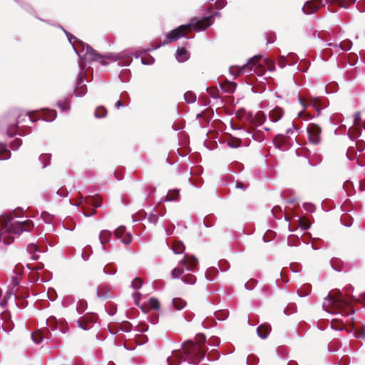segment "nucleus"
<instances>
[{
	"label": "nucleus",
	"mask_w": 365,
	"mask_h": 365,
	"mask_svg": "<svg viewBox=\"0 0 365 365\" xmlns=\"http://www.w3.org/2000/svg\"><path fill=\"white\" fill-rule=\"evenodd\" d=\"M344 289L346 292H348L352 291L354 288L349 284ZM324 300L328 302V304H327L326 302H324L323 307L327 312L331 314L349 316L355 312L351 304L356 299L354 296L350 295L349 293L344 295L341 290L336 289L334 290L331 294H329L324 298Z\"/></svg>",
	"instance_id": "f257e3e1"
},
{
	"label": "nucleus",
	"mask_w": 365,
	"mask_h": 365,
	"mask_svg": "<svg viewBox=\"0 0 365 365\" xmlns=\"http://www.w3.org/2000/svg\"><path fill=\"white\" fill-rule=\"evenodd\" d=\"M14 217L19 215L13 211L10 213H4L0 216L1 230H0V242L3 241L5 245H10L14 242L13 237H7L4 234L20 235L23 232L30 231L34 226L32 220L15 221Z\"/></svg>",
	"instance_id": "f03ea898"
},
{
	"label": "nucleus",
	"mask_w": 365,
	"mask_h": 365,
	"mask_svg": "<svg viewBox=\"0 0 365 365\" xmlns=\"http://www.w3.org/2000/svg\"><path fill=\"white\" fill-rule=\"evenodd\" d=\"M181 348L184 351V354L180 350H173L172 351L173 359L171 356L167 358L168 365H178L182 361H187L189 364L199 365L200 362L205 357L207 351V349L200 344L197 348L195 347L192 340L184 341L181 344Z\"/></svg>",
	"instance_id": "7ed1b4c3"
},
{
	"label": "nucleus",
	"mask_w": 365,
	"mask_h": 365,
	"mask_svg": "<svg viewBox=\"0 0 365 365\" xmlns=\"http://www.w3.org/2000/svg\"><path fill=\"white\" fill-rule=\"evenodd\" d=\"M198 23L199 21L197 20V17H192L190 20V22L188 24L180 25L177 28L171 30L168 33H167L165 36V39L163 42H160V43L153 46V47L148 48V49H144L142 51V53H148L154 50H157L161 46L168 45L171 42L176 41L182 37H185L187 38H192L194 36L188 37L185 34V31L190 29L195 31H203L210 26V24L204 27H198Z\"/></svg>",
	"instance_id": "20e7f679"
},
{
	"label": "nucleus",
	"mask_w": 365,
	"mask_h": 365,
	"mask_svg": "<svg viewBox=\"0 0 365 365\" xmlns=\"http://www.w3.org/2000/svg\"><path fill=\"white\" fill-rule=\"evenodd\" d=\"M56 26L62 29L66 35L68 41L72 45L74 51L79 57V62H100L101 58H103V54L99 53L90 45L78 39L73 34L66 31L60 24H58Z\"/></svg>",
	"instance_id": "39448f33"
},
{
	"label": "nucleus",
	"mask_w": 365,
	"mask_h": 365,
	"mask_svg": "<svg viewBox=\"0 0 365 365\" xmlns=\"http://www.w3.org/2000/svg\"><path fill=\"white\" fill-rule=\"evenodd\" d=\"M38 112L42 115L41 118H35L32 116L31 113H20L16 118V122L8 124L7 129L6 131V135L9 138H13L15 133H12L13 129H19V125L26 121V118H29L31 123H34L40 119L46 121L52 122L57 117V112L56 110H51L48 108H41Z\"/></svg>",
	"instance_id": "423d86ee"
},
{
	"label": "nucleus",
	"mask_w": 365,
	"mask_h": 365,
	"mask_svg": "<svg viewBox=\"0 0 365 365\" xmlns=\"http://www.w3.org/2000/svg\"><path fill=\"white\" fill-rule=\"evenodd\" d=\"M152 46H149L151 48ZM148 48H141L138 50L136 52H130L129 51H123L116 53H107L106 55H103V58H101L100 63L103 66L108 65V63L106 61V59L112 60L113 61H121L120 63V66H128L130 65L132 62L131 56H134L135 58H139L140 55L144 54L145 53H142L144 49H148Z\"/></svg>",
	"instance_id": "0eeeda50"
},
{
	"label": "nucleus",
	"mask_w": 365,
	"mask_h": 365,
	"mask_svg": "<svg viewBox=\"0 0 365 365\" xmlns=\"http://www.w3.org/2000/svg\"><path fill=\"white\" fill-rule=\"evenodd\" d=\"M263 58L262 55H256L252 58H250L246 63L242 66H232L230 68V72L231 74L237 76L240 73L251 72L253 71L256 73L259 76H262L263 73H259L257 71L259 68L260 64L258 63Z\"/></svg>",
	"instance_id": "6e6552de"
},
{
	"label": "nucleus",
	"mask_w": 365,
	"mask_h": 365,
	"mask_svg": "<svg viewBox=\"0 0 365 365\" xmlns=\"http://www.w3.org/2000/svg\"><path fill=\"white\" fill-rule=\"evenodd\" d=\"M87 62H78L79 72L76 77V82L73 90V95L76 97H83L87 93V86L83 83L86 79V67Z\"/></svg>",
	"instance_id": "1a4fd4ad"
},
{
	"label": "nucleus",
	"mask_w": 365,
	"mask_h": 365,
	"mask_svg": "<svg viewBox=\"0 0 365 365\" xmlns=\"http://www.w3.org/2000/svg\"><path fill=\"white\" fill-rule=\"evenodd\" d=\"M85 201L87 204L91 205L94 209L91 212H87L86 210V207L84 206L82 207V210H83V215L85 217H91L96 214V208L101 207L102 206L101 198L98 194L95 195H90L87 198H84L83 196H81L80 203H82Z\"/></svg>",
	"instance_id": "9d476101"
},
{
	"label": "nucleus",
	"mask_w": 365,
	"mask_h": 365,
	"mask_svg": "<svg viewBox=\"0 0 365 365\" xmlns=\"http://www.w3.org/2000/svg\"><path fill=\"white\" fill-rule=\"evenodd\" d=\"M309 142L314 145H318L320 143V134L322 129L319 125L315 123H310L307 128Z\"/></svg>",
	"instance_id": "9b49d317"
},
{
	"label": "nucleus",
	"mask_w": 365,
	"mask_h": 365,
	"mask_svg": "<svg viewBox=\"0 0 365 365\" xmlns=\"http://www.w3.org/2000/svg\"><path fill=\"white\" fill-rule=\"evenodd\" d=\"M98 315L95 313L85 314L81 319L77 321L78 325L83 330H88L91 325L97 322Z\"/></svg>",
	"instance_id": "f8f14e48"
},
{
	"label": "nucleus",
	"mask_w": 365,
	"mask_h": 365,
	"mask_svg": "<svg viewBox=\"0 0 365 365\" xmlns=\"http://www.w3.org/2000/svg\"><path fill=\"white\" fill-rule=\"evenodd\" d=\"M309 103L317 111L319 115L322 109L328 106V100L327 98L311 96Z\"/></svg>",
	"instance_id": "ddd939ff"
},
{
	"label": "nucleus",
	"mask_w": 365,
	"mask_h": 365,
	"mask_svg": "<svg viewBox=\"0 0 365 365\" xmlns=\"http://www.w3.org/2000/svg\"><path fill=\"white\" fill-rule=\"evenodd\" d=\"M125 226H119L114 232L118 238H121V242L125 245H129L133 240L132 235L130 232H125Z\"/></svg>",
	"instance_id": "4468645a"
},
{
	"label": "nucleus",
	"mask_w": 365,
	"mask_h": 365,
	"mask_svg": "<svg viewBox=\"0 0 365 365\" xmlns=\"http://www.w3.org/2000/svg\"><path fill=\"white\" fill-rule=\"evenodd\" d=\"M247 120L251 124V127L259 126L264 123L266 120V115L262 111H259L255 116L250 113Z\"/></svg>",
	"instance_id": "2eb2a0df"
},
{
	"label": "nucleus",
	"mask_w": 365,
	"mask_h": 365,
	"mask_svg": "<svg viewBox=\"0 0 365 365\" xmlns=\"http://www.w3.org/2000/svg\"><path fill=\"white\" fill-rule=\"evenodd\" d=\"M186 266V269L188 271L195 272L197 269L198 259L194 255H185L184 259L180 262Z\"/></svg>",
	"instance_id": "dca6fc26"
},
{
	"label": "nucleus",
	"mask_w": 365,
	"mask_h": 365,
	"mask_svg": "<svg viewBox=\"0 0 365 365\" xmlns=\"http://www.w3.org/2000/svg\"><path fill=\"white\" fill-rule=\"evenodd\" d=\"M245 131L255 141L262 142L264 139V133L262 130H256L255 127L250 126L246 130L245 129Z\"/></svg>",
	"instance_id": "f3484780"
},
{
	"label": "nucleus",
	"mask_w": 365,
	"mask_h": 365,
	"mask_svg": "<svg viewBox=\"0 0 365 365\" xmlns=\"http://www.w3.org/2000/svg\"><path fill=\"white\" fill-rule=\"evenodd\" d=\"M56 106L61 110V111L67 113L71 110V101L69 97L63 96L56 102Z\"/></svg>",
	"instance_id": "a211bd4d"
},
{
	"label": "nucleus",
	"mask_w": 365,
	"mask_h": 365,
	"mask_svg": "<svg viewBox=\"0 0 365 365\" xmlns=\"http://www.w3.org/2000/svg\"><path fill=\"white\" fill-rule=\"evenodd\" d=\"M271 331V326L269 324H262L256 329L257 334L262 339L267 338Z\"/></svg>",
	"instance_id": "6ab92c4d"
},
{
	"label": "nucleus",
	"mask_w": 365,
	"mask_h": 365,
	"mask_svg": "<svg viewBox=\"0 0 365 365\" xmlns=\"http://www.w3.org/2000/svg\"><path fill=\"white\" fill-rule=\"evenodd\" d=\"M283 115V109L280 107L276 106L274 108L270 110L269 113V118L272 122L276 123L282 118Z\"/></svg>",
	"instance_id": "aec40b11"
},
{
	"label": "nucleus",
	"mask_w": 365,
	"mask_h": 365,
	"mask_svg": "<svg viewBox=\"0 0 365 365\" xmlns=\"http://www.w3.org/2000/svg\"><path fill=\"white\" fill-rule=\"evenodd\" d=\"M220 12L215 11V12H213L212 14H210L209 16H204L202 18H198L197 17V20L199 21L198 27H204L206 25L210 24V26H211L212 24V19L215 16H220Z\"/></svg>",
	"instance_id": "412c9836"
},
{
	"label": "nucleus",
	"mask_w": 365,
	"mask_h": 365,
	"mask_svg": "<svg viewBox=\"0 0 365 365\" xmlns=\"http://www.w3.org/2000/svg\"><path fill=\"white\" fill-rule=\"evenodd\" d=\"M180 190L173 189L168 191V194L160 200V202L177 201L179 198Z\"/></svg>",
	"instance_id": "4be33fe9"
},
{
	"label": "nucleus",
	"mask_w": 365,
	"mask_h": 365,
	"mask_svg": "<svg viewBox=\"0 0 365 365\" xmlns=\"http://www.w3.org/2000/svg\"><path fill=\"white\" fill-rule=\"evenodd\" d=\"M319 9V6L312 1H307L304 3L302 11L305 14H312L315 13Z\"/></svg>",
	"instance_id": "5701e85b"
},
{
	"label": "nucleus",
	"mask_w": 365,
	"mask_h": 365,
	"mask_svg": "<svg viewBox=\"0 0 365 365\" xmlns=\"http://www.w3.org/2000/svg\"><path fill=\"white\" fill-rule=\"evenodd\" d=\"M175 58L178 62L183 63L189 59L190 53L185 48H178L175 53Z\"/></svg>",
	"instance_id": "b1692460"
},
{
	"label": "nucleus",
	"mask_w": 365,
	"mask_h": 365,
	"mask_svg": "<svg viewBox=\"0 0 365 365\" xmlns=\"http://www.w3.org/2000/svg\"><path fill=\"white\" fill-rule=\"evenodd\" d=\"M11 153L6 143L0 142V160H6L11 158Z\"/></svg>",
	"instance_id": "393cba45"
},
{
	"label": "nucleus",
	"mask_w": 365,
	"mask_h": 365,
	"mask_svg": "<svg viewBox=\"0 0 365 365\" xmlns=\"http://www.w3.org/2000/svg\"><path fill=\"white\" fill-rule=\"evenodd\" d=\"M356 0H326L328 4H335L342 8H348L349 4H354Z\"/></svg>",
	"instance_id": "a878e982"
},
{
	"label": "nucleus",
	"mask_w": 365,
	"mask_h": 365,
	"mask_svg": "<svg viewBox=\"0 0 365 365\" xmlns=\"http://www.w3.org/2000/svg\"><path fill=\"white\" fill-rule=\"evenodd\" d=\"M273 142L277 148H282L287 142V137L284 134H277L274 138Z\"/></svg>",
	"instance_id": "bb28decb"
},
{
	"label": "nucleus",
	"mask_w": 365,
	"mask_h": 365,
	"mask_svg": "<svg viewBox=\"0 0 365 365\" xmlns=\"http://www.w3.org/2000/svg\"><path fill=\"white\" fill-rule=\"evenodd\" d=\"M51 159V155L50 153H43L39 155L38 161L42 165V168L44 169L50 165Z\"/></svg>",
	"instance_id": "cd10ccee"
},
{
	"label": "nucleus",
	"mask_w": 365,
	"mask_h": 365,
	"mask_svg": "<svg viewBox=\"0 0 365 365\" xmlns=\"http://www.w3.org/2000/svg\"><path fill=\"white\" fill-rule=\"evenodd\" d=\"M220 86L222 91L227 93H232L235 91L237 84L234 82L229 81L225 83L220 84Z\"/></svg>",
	"instance_id": "c85d7f7f"
},
{
	"label": "nucleus",
	"mask_w": 365,
	"mask_h": 365,
	"mask_svg": "<svg viewBox=\"0 0 365 365\" xmlns=\"http://www.w3.org/2000/svg\"><path fill=\"white\" fill-rule=\"evenodd\" d=\"M185 246L180 240H175L173 246V251L175 254L178 255L184 252Z\"/></svg>",
	"instance_id": "c756f323"
},
{
	"label": "nucleus",
	"mask_w": 365,
	"mask_h": 365,
	"mask_svg": "<svg viewBox=\"0 0 365 365\" xmlns=\"http://www.w3.org/2000/svg\"><path fill=\"white\" fill-rule=\"evenodd\" d=\"M111 237V232L108 230H102L99 234V240L101 245H104L106 242H109L110 237Z\"/></svg>",
	"instance_id": "7c9ffc66"
},
{
	"label": "nucleus",
	"mask_w": 365,
	"mask_h": 365,
	"mask_svg": "<svg viewBox=\"0 0 365 365\" xmlns=\"http://www.w3.org/2000/svg\"><path fill=\"white\" fill-rule=\"evenodd\" d=\"M218 270L214 267L208 268L205 274V278L210 282L214 280V277L217 274Z\"/></svg>",
	"instance_id": "2f4dec72"
},
{
	"label": "nucleus",
	"mask_w": 365,
	"mask_h": 365,
	"mask_svg": "<svg viewBox=\"0 0 365 365\" xmlns=\"http://www.w3.org/2000/svg\"><path fill=\"white\" fill-rule=\"evenodd\" d=\"M331 267L334 270L337 272H341L344 270L343 269V262L339 259H332L331 260Z\"/></svg>",
	"instance_id": "473e14b6"
},
{
	"label": "nucleus",
	"mask_w": 365,
	"mask_h": 365,
	"mask_svg": "<svg viewBox=\"0 0 365 365\" xmlns=\"http://www.w3.org/2000/svg\"><path fill=\"white\" fill-rule=\"evenodd\" d=\"M311 292V285L310 284H304L302 288L299 289L297 291V293L299 297H304L307 296Z\"/></svg>",
	"instance_id": "72a5a7b5"
},
{
	"label": "nucleus",
	"mask_w": 365,
	"mask_h": 365,
	"mask_svg": "<svg viewBox=\"0 0 365 365\" xmlns=\"http://www.w3.org/2000/svg\"><path fill=\"white\" fill-rule=\"evenodd\" d=\"M44 338L45 336L43 333L39 331L31 333V339L33 341L37 344H41L43 341Z\"/></svg>",
	"instance_id": "f704fd0d"
},
{
	"label": "nucleus",
	"mask_w": 365,
	"mask_h": 365,
	"mask_svg": "<svg viewBox=\"0 0 365 365\" xmlns=\"http://www.w3.org/2000/svg\"><path fill=\"white\" fill-rule=\"evenodd\" d=\"M48 329L52 331H56L58 328L57 320L54 317H51L46 320Z\"/></svg>",
	"instance_id": "c9c22d12"
},
{
	"label": "nucleus",
	"mask_w": 365,
	"mask_h": 365,
	"mask_svg": "<svg viewBox=\"0 0 365 365\" xmlns=\"http://www.w3.org/2000/svg\"><path fill=\"white\" fill-rule=\"evenodd\" d=\"M181 280L185 284L192 285L196 282V277L192 274H187L181 277Z\"/></svg>",
	"instance_id": "e433bc0d"
},
{
	"label": "nucleus",
	"mask_w": 365,
	"mask_h": 365,
	"mask_svg": "<svg viewBox=\"0 0 365 365\" xmlns=\"http://www.w3.org/2000/svg\"><path fill=\"white\" fill-rule=\"evenodd\" d=\"M215 319L219 321L225 320L229 316L228 310H219L214 313Z\"/></svg>",
	"instance_id": "4c0bfd02"
},
{
	"label": "nucleus",
	"mask_w": 365,
	"mask_h": 365,
	"mask_svg": "<svg viewBox=\"0 0 365 365\" xmlns=\"http://www.w3.org/2000/svg\"><path fill=\"white\" fill-rule=\"evenodd\" d=\"M172 302L177 310H181L186 305V302L180 298H174Z\"/></svg>",
	"instance_id": "58836bf2"
},
{
	"label": "nucleus",
	"mask_w": 365,
	"mask_h": 365,
	"mask_svg": "<svg viewBox=\"0 0 365 365\" xmlns=\"http://www.w3.org/2000/svg\"><path fill=\"white\" fill-rule=\"evenodd\" d=\"M130 71L129 69H123L120 71L118 78L123 83L129 81Z\"/></svg>",
	"instance_id": "ea45409f"
},
{
	"label": "nucleus",
	"mask_w": 365,
	"mask_h": 365,
	"mask_svg": "<svg viewBox=\"0 0 365 365\" xmlns=\"http://www.w3.org/2000/svg\"><path fill=\"white\" fill-rule=\"evenodd\" d=\"M107 115V110L103 106H98L96 108L94 115L97 118H102Z\"/></svg>",
	"instance_id": "a19ab883"
},
{
	"label": "nucleus",
	"mask_w": 365,
	"mask_h": 365,
	"mask_svg": "<svg viewBox=\"0 0 365 365\" xmlns=\"http://www.w3.org/2000/svg\"><path fill=\"white\" fill-rule=\"evenodd\" d=\"M227 145L232 148H238L242 144V141L240 138H232L227 140Z\"/></svg>",
	"instance_id": "79ce46f5"
},
{
	"label": "nucleus",
	"mask_w": 365,
	"mask_h": 365,
	"mask_svg": "<svg viewBox=\"0 0 365 365\" xmlns=\"http://www.w3.org/2000/svg\"><path fill=\"white\" fill-rule=\"evenodd\" d=\"M352 46L351 41L346 39L339 44V49L341 51H349Z\"/></svg>",
	"instance_id": "37998d69"
},
{
	"label": "nucleus",
	"mask_w": 365,
	"mask_h": 365,
	"mask_svg": "<svg viewBox=\"0 0 365 365\" xmlns=\"http://www.w3.org/2000/svg\"><path fill=\"white\" fill-rule=\"evenodd\" d=\"M116 272V268L111 263L107 264L103 268V273L106 274L114 275Z\"/></svg>",
	"instance_id": "c03bdc74"
},
{
	"label": "nucleus",
	"mask_w": 365,
	"mask_h": 365,
	"mask_svg": "<svg viewBox=\"0 0 365 365\" xmlns=\"http://www.w3.org/2000/svg\"><path fill=\"white\" fill-rule=\"evenodd\" d=\"M93 250L92 247L90 245H87L84 247L83 252L81 254V257L84 261H88L91 255L92 254Z\"/></svg>",
	"instance_id": "a18cd8bd"
},
{
	"label": "nucleus",
	"mask_w": 365,
	"mask_h": 365,
	"mask_svg": "<svg viewBox=\"0 0 365 365\" xmlns=\"http://www.w3.org/2000/svg\"><path fill=\"white\" fill-rule=\"evenodd\" d=\"M184 98H185V101L187 103H192L196 101L197 97H196V95L193 92L187 91L184 94Z\"/></svg>",
	"instance_id": "49530a36"
},
{
	"label": "nucleus",
	"mask_w": 365,
	"mask_h": 365,
	"mask_svg": "<svg viewBox=\"0 0 365 365\" xmlns=\"http://www.w3.org/2000/svg\"><path fill=\"white\" fill-rule=\"evenodd\" d=\"M175 228V225L170 221H168L164 225V230L165 231L166 235L170 236L173 235Z\"/></svg>",
	"instance_id": "de8ad7c7"
},
{
	"label": "nucleus",
	"mask_w": 365,
	"mask_h": 365,
	"mask_svg": "<svg viewBox=\"0 0 365 365\" xmlns=\"http://www.w3.org/2000/svg\"><path fill=\"white\" fill-rule=\"evenodd\" d=\"M17 4H19L23 9H24L26 12L34 14V8L29 4L26 3H22L19 0H14Z\"/></svg>",
	"instance_id": "09e8293b"
},
{
	"label": "nucleus",
	"mask_w": 365,
	"mask_h": 365,
	"mask_svg": "<svg viewBox=\"0 0 365 365\" xmlns=\"http://www.w3.org/2000/svg\"><path fill=\"white\" fill-rule=\"evenodd\" d=\"M22 145V140L21 138H15L14 140L10 142L9 145L12 150H17Z\"/></svg>",
	"instance_id": "8fccbe9b"
},
{
	"label": "nucleus",
	"mask_w": 365,
	"mask_h": 365,
	"mask_svg": "<svg viewBox=\"0 0 365 365\" xmlns=\"http://www.w3.org/2000/svg\"><path fill=\"white\" fill-rule=\"evenodd\" d=\"M310 66V62L307 60H302L300 61L297 68L301 72H307Z\"/></svg>",
	"instance_id": "3c124183"
},
{
	"label": "nucleus",
	"mask_w": 365,
	"mask_h": 365,
	"mask_svg": "<svg viewBox=\"0 0 365 365\" xmlns=\"http://www.w3.org/2000/svg\"><path fill=\"white\" fill-rule=\"evenodd\" d=\"M87 308V302L84 299H80L76 307L78 314H81Z\"/></svg>",
	"instance_id": "603ef678"
},
{
	"label": "nucleus",
	"mask_w": 365,
	"mask_h": 365,
	"mask_svg": "<svg viewBox=\"0 0 365 365\" xmlns=\"http://www.w3.org/2000/svg\"><path fill=\"white\" fill-rule=\"evenodd\" d=\"M41 217L46 223H51L54 216L46 211H43L41 214Z\"/></svg>",
	"instance_id": "864d4df0"
},
{
	"label": "nucleus",
	"mask_w": 365,
	"mask_h": 365,
	"mask_svg": "<svg viewBox=\"0 0 365 365\" xmlns=\"http://www.w3.org/2000/svg\"><path fill=\"white\" fill-rule=\"evenodd\" d=\"M75 299L73 296H65L62 299V305L64 307H68L71 304H73Z\"/></svg>",
	"instance_id": "5fc2aeb1"
},
{
	"label": "nucleus",
	"mask_w": 365,
	"mask_h": 365,
	"mask_svg": "<svg viewBox=\"0 0 365 365\" xmlns=\"http://www.w3.org/2000/svg\"><path fill=\"white\" fill-rule=\"evenodd\" d=\"M298 220L300 222V226L302 230H307L309 229V227H311L312 223L309 220H302L301 217H299Z\"/></svg>",
	"instance_id": "6e6d98bb"
},
{
	"label": "nucleus",
	"mask_w": 365,
	"mask_h": 365,
	"mask_svg": "<svg viewBox=\"0 0 365 365\" xmlns=\"http://www.w3.org/2000/svg\"><path fill=\"white\" fill-rule=\"evenodd\" d=\"M155 209H153V212H151L148 217V222L153 225H156L159 219V215L155 213Z\"/></svg>",
	"instance_id": "4d7b16f0"
},
{
	"label": "nucleus",
	"mask_w": 365,
	"mask_h": 365,
	"mask_svg": "<svg viewBox=\"0 0 365 365\" xmlns=\"http://www.w3.org/2000/svg\"><path fill=\"white\" fill-rule=\"evenodd\" d=\"M143 285V281L138 278L135 277L131 282L130 287L135 290L140 289Z\"/></svg>",
	"instance_id": "13d9d810"
},
{
	"label": "nucleus",
	"mask_w": 365,
	"mask_h": 365,
	"mask_svg": "<svg viewBox=\"0 0 365 365\" xmlns=\"http://www.w3.org/2000/svg\"><path fill=\"white\" fill-rule=\"evenodd\" d=\"M353 218L351 216H344L341 218V224L347 227H349L353 224Z\"/></svg>",
	"instance_id": "bf43d9fd"
},
{
	"label": "nucleus",
	"mask_w": 365,
	"mask_h": 365,
	"mask_svg": "<svg viewBox=\"0 0 365 365\" xmlns=\"http://www.w3.org/2000/svg\"><path fill=\"white\" fill-rule=\"evenodd\" d=\"M96 297L101 299H106L110 297L109 292L107 291H99L98 289H96Z\"/></svg>",
	"instance_id": "052dcab7"
},
{
	"label": "nucleus",
	"mask_w": 365,
	"mask_h": 365,
	"mask_svg": "<svg viewBox=\"0 0 365 365\" xmlns=\"http://www.w3.org/2000/svg\"><path fill=\"white\" fill-rule=\"evenodd\" d=\"M215 320L210 317H207L202 322V325L205 328H209L215 326Z\"/></svg>",
	"instance_id": "680f3d73"
},
{
	"label": "nucleus",
	"mask_w": 365,
	"mask_h": 365,
	"mask_svg": "<svg viewBox=\"0 0 365 365\" xmlns=\"http://www.w3.org/2000/svg\"><path fill=\"white\" fill-rule=\"evenodd\" d=\"M297 312V306L295 304L288 305L283 311V313L286 315L295 313Z\"/></svg>",
	"instance_id": "e2e57ef3"
},
{
	"label": "nucleus",
	"mask_w": 365,
	"mask_h": 365,
	"mask_svg": "<svg viewBox=\"0 0 365 365\" xmlns=\"http://www.w3.org/2000/svg\"><path fill=\"white\" fill-rule=\"evenodd\" d=\"M141 63L143 65H153L155 63V58L149 55L146 57L141 58Z\"/></svg>",
	"instance_id": "0e129e2a"
},
{
	"label": "nucleus",
	"mask_w": 365,
	"mask_h": 365,
	"mask_svg": "<svg viewBox=\"0 0 365 365\" xmlns=\"http://www.w3.org/2000/svg\"><path fill=\"white\" fill-rule=\"evenodd\" d=\"M257 284V281L256 279H251L245 284V288L247 290H252L255 287Z\"/></svg>",
	"instance_id": "69168bd1"
},
{
	"label": "nucleus",
	"mask_w": 365,
	"mask_h": 365,
	"mask_svg": "<svg viewBox=\"0 0 365 365\" xmlns=\"http://www.w3.org/2000/svg\"><path fill=\"white\" fill-rule=\"evenodd\" d=\"M132 329V324L125 321L122 323L120 330L125 332H130Z\"/></svg>",
	"instance_id": "338daca9"
},
{
	"label": "nucleus",
	"mask_w": 365,
	"mask_h": 365,
	"mask_svg": "<svg viewBox=\"0 0 365 365\" xmlns=\"http://www.w3.org/2000/svg\"><path fill=\"white\" fill-rule=\"evenodd\" d=\"M203 225L206 227H211L214 225L213 217L211 216H207L203 220Z\"/></svg>",
	"instance_id": "774afa93"
}]
</instances>
